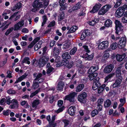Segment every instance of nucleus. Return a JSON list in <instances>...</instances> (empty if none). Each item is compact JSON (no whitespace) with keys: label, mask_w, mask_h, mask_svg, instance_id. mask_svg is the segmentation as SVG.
<instances>
[{"label":"nucleus","mask_w":127,"mask_h":127,"mask_svg":"<svg viewBox=\"0 0 127 127\" xmlns=\"http://www.w3.org/2000/svg\"><path fill=\"white\" fill-rule=\"evenodd\" d=\"M49 2V0H35L32 5L33 8H46Z\"/></svg>","instance_id":"obj_1"},{"label":"nucleus","mask_w":127,"mask_h":127,"mask_svg":"<svg viewBox=\"0 0 127 127\" xmlns=\"http://www.w3.org/2000/svg\"><path fill=\"white\" fill-rule=\"evenodd\" d=\"M47 49V48L46 47H45L43 48L42 54L43 56L37 62L40 67H42L45 64L46 62L49 60V58L48 56L46 55V56H44L46 54V51Z\"/></svg>","instance_id":"obj_2"},{"label":"nucleus","mask_w":127,"mask_h":127,"mask_svg":"<svg viewBox=\"0 0 127 127\" xmlns=\"http://www.w3.org/2000/svg\"><path fill=\"white\" fill-rule=\"evenodd\" d=\"M116 33L118 35H120L122 33L123 26L121 23L119 21L116 20L115 21Z\"/></svg>","instance_id":"obj_3"},{"label":"nucleus","mask_w":127,"mask_h":127,"mask_svg":"<svg viewBox=\"0 0 127 127\" xmlns=\"http://www.w3.org/2000/svg\"><path fill=\"white\" fill-rule=\"evenodd\" d=\"M126 37L125 36L122 37L120 39L118 43V47L120 49H122L124 47L126 44Z\"/></svg>","instance_id":"obj_4"},{"label":"nucleus","mask_w":127,"mask_h":127,"mask_svg":"<svg viewBox=\"0 0 127 127\" xmlns=\"http://www.w3.org/2000/svg\"><path fill=\"white\" fill-rule=\"evenodd\" d=\"M60 57L58 56L56 57L54 61V59L52 58L50 60V61L51 63H54V64L56 67L60 66L61 65V63L60 62Z\"/></svg>","instance_id":"obj_5"},{"label":"nucleus","mask_w":127,"mask_h":127,"mask_svg":"<svg viewBox=\"0 0 127 127\" xmlns=\"http://www.w3.org/2000/svg\"><path fill=\"white\" fill-rule=\"evenodd\" d=\"M77 95L75 92L70 93L69 95L65 97V99L69 100L70 102H73L74 101V97Z\"/></svg>","instance_id":"obj_6"},{"label":"nucleus","mask_w":127,"mask_h":127,"mask_svg":"<svg viewBox=\"0 0 127 127\" xmlns=\"http://www.w3.org/2000/svg\"><path fill=\"white\" fill-rule=\"evenodd\" d=\"M87 96V94L85 92L81 93L78 95V100L80 102L83 103L85 101Z\"/></svg>","instance_id":"obj_7"},{"label":"nucleus","mask_w":127,"mask_h":127,"mask_svg":"<svg viewBox=\"0 0 127 127\" xmlns=\"http://www.w3.org/2000/svg\"><path fill=\"white\" fill-rule=\"evenodd\" d=\"M99 78L98 77H96L94 80L93 85L92 88L94 90L97 89L100 85L99 82Z\"/></svg>","instance_id":"obj_8"},{"label":"nucleus","mask_w":127,"mask_h":127,"mask_svg":"<svg viewBox=\"0 0 127 127\" xmlns=\"http://www.w3.org/2000/svg\"><path fill=\"white\" fill-rule=\"evenodd\" d=\"M125 9L126 8H118L116 12V16L118 18L121 17L125 13Z\"/></svg>","instance_id":"obj_9"},{"label":"nucleus","mask_w":127,"mask_h":127,"mask_svg":"<svg viewBox=\"0 0 127 127\" xmlns=\"http://www.w3.org/2000/svg\"><path fill=\"white\" fill-rule=\"evenodd\" d=\"M114 68L113 65L110 64L107 65L104 68L103 72L105 73L108 74L110 73Z\"/></svg>","instance_id":"obj_10"},{"label":"nucleus","mask_w":127,"mask_h":127,"mask_svg":"<svg viewBox=\"0 0 127 127\" xmlns=\"http://www.w3.org/2000/svg\"><path fill=\"white\" fill-rule=\"evenodd\" d=\"M109 44L108 42L107 41H104L100 43L98 45L99 49H103L107 48Z\"/></svg>","instance_id":"obj_11"},{"label":"nucleus","mask_w":127,"mask_h":127,"mask_svg":"<svg viewBox=\"0 0 127 127\" xmlns=\"http://www.w3.org/2000/svg\"><path fill=\"white\" fill-rule=\"evenodd\" d=\"M73 62H69L67 60H65L62 63H61V66L63 65L65 66L68 68H71L73 65Z\"/></svg>","instance_id":"obj_12"},{"label":"nucleus","mask_w":127,"mask_h":127,"mask_svg":"<svg viewBox=\"0 0 127 127\" xmlns=\"http://www.w3.org/2000/svg\"><path fill=\"white\" fill-rule=\"evenodd\" d=\"M24 25V21L23 20L20 21L14 25V30L15 31L19 30L21 27Z\"/></svg>","instance_id":"obj_13"},{"label":"nucleus","mask_w":127,"mask_h":127,"mask_svg":"<svg viewBox=\"0 0 127 127\" xmlns=\"http://www.w3.org/2000/svg\"><path fill=\"white\" fill-rule=\"evenodd\" d=\"M11 102L13 104L10 105V107L11 108H18L19 104L18 101L16 100L15 99H13L12 100Z\"/></svg>","instance_id":"obj_14"},{"label":"nucleus","mask_w":127,"mask_h":127,"mask_svg":"<svg viewBox=\"0 0 127 127\" xmlns=\"http://www.w3.org/2000/svg\"><path fill=\"white\" fill-rule=\"evenodd\" d=\"M76 108L75 106H71L68 110V113L71 116L74 115L75 111Z\"/></svg>","instance_id":"obj_15"},{"label":"nucleus","mask_w":127,"mask_h":127,"mask_svg":"<svg viewBox=\"0 0 127 127\" xmlns=\"http://www.w3.org/2000/svg\"><path fill=\"white\" fill-rule=\"evenodd\" d=\"M98 69V67L97 66H92L91 67L88 71L89 74H94L95 72Z\"/></svg>","instance_id":"obj_16"},{"label":"nucleus","mask_w":127,"mask_h":127,"mask_svg":"<svg viewBox=\"0 0 127 127\" xmlns=\"http://www.w3.org/2000/svg\"><path fill=\"white\" fill-rule=\"evenodd\" d=\"M122 77H120L116 80L115 82L113 85V88L118 86L119 85L122 81Z\"/></svg>","instance_id":"obj_17"},{"label":"nucleus","mask_w":127,"mask_h":127,"mask_svg":"<svg viewBox=\"0 0 127 127\" xmlns=\"http://www.w3.org/2000/svg\"><path fill=\"white\" fill-rule=\"evenodd\" d=\"M84 87V85L81 84L78 85L75 88V91L77 92H79L83 90Z\"/></svg>","instance_id":"obj_18"},{"label":"nucleus","mask_w":127,"mask_h":127,"mask_svg":"<svg viewBox=\"0 0 127 127\" xmlns=\"http://www.w3.org/2000/svg\"><path fill=\"white\" fill-rule=\"evenodd\" d=\"M115 75L114 73H112L108 75L107 76H106L105 78V81L104 83H108V82L111 81L110 80L111 78L114 76Z\"/></svg>","instance_id":"obj_19"},{"label":"nucleus","mask_w":127,"mask_h":127,"mask_svg":"<svg viewBox=\"0 0 127 127\" xmlns=\"http://www.w3.org/2000/svg\"><path fill=\"white\" fill-rule=\"evenodd\" d=\"M64 85V83L63 82H59L57 88V90L59 91H62Z\"/></svg>","instance_id":"obj_20"},{"label":"nucleus","mask_w":127,"mask_h":127,"mask_svg":"<svg viewBox=\"0 0 127 127\" xmlns=\"http://www.w3.org/2000/svg\"><path fill=\"white\" fill-rule=\"evenodd\" d=\"M98 14L100 15L104 14L109 10V8H98Z\"/></svg>","instance_id":"obj_21"},{"label":"nucleus","mask_w":127,"mask_h":127,"mask_svg":"<svg viewBox=\"0 0 127 127\" xmlns=\"http://www.w3.org/2000/svg\"><path fill=\"white\" fill-rule=\"evenodd\" d=\"M21 106L26 108H28L30 107V105H29L27 101L25 100H22L20 103Z\"/></svg>","instance_id":"obj_22"},{"label":"nucleus","mask_w":127,"mask_h":127,"mask_svg":"<svg viewBox=\"0 0 127 127\" xmlns=\"http://www.w3.org/2000/svg\"><path fill=\"white\" fill-rule=\"evenodd\" d=\"M122 21L124 23H127V10L124 13L122 18Z\"/></svg>","instance_id":"obj_23"},{"label":"nucleus","mask_w":127,"mask_h":127,"mask_svg":"<svg viewBox=\"0 0 127 127\" xmlns=\"http://www.w3.org/2000/svg\"><path fill=\"white\" fill-rule=\"evenodd\" d=\"M65 0H59V3L60 8H67V4L66 3L64 4Z\"/></svg>","instance_id":"obj_24"},{"label":"nucleus","mask_w":127,"mask_h":127,"mask_svg":"<svg viewBox=\"0 0 127 127\" xmlns=\"http://www.w3.org/2000/svg\"><path fill=\"white\" fill-rule=\"evenodd\" d=\"M117 61H122L125 58V55H121L118 54L116 56Z\"/></svg>","instance_id":"obj_25"},{"label":"nucleus","mask_w":127,"mask_h":127,"mask_svg":"<svg viewBox=\"0 0 127 127\" xmlns=\"http://www.w3.org/2000/svg\"><path fill=\"white\" fill-rule=\"evenodd\" d=\"M27 75H24L18 78L17 80H16L15 82V84L19 82H20L22 81L23 79H25L26 77L27 76Z\"/></svg>","instance_id":"obj_26"},{"label":"nucleus","mask_w":127,"mask_h":127,"mask_svg":"<svg viewBox=\"0 0 127 127\" xmlns=\"http://www.w3.org/2000/svg\"><path fill=\"white\" fill-rule=\"evenodd\" d=\"M111 101L109 99H107L104 101V106L105 107H109L111 104Z\"/></svg>","instance_id":"obj_27"},{"label":"nucleus","mask_w":127,"mask_h":127,"mask_svg":"<svg viewBox=\"0 0 127 127\" xmlns=\"http://www.w3.org/2000/svg\"><path fill=\"white\" fill-rule=\"evenodd\" d=\"M89 75L90 80H93L98 75L97 73H94V74H89Z\"/></svg>","instance_id":"obj_28"},{"label":"nucleus","mask_w":127,"mask_h":127,"mask_svg":"<svg viewBox=\"0 0 127 127\" xmlns=\"http://www.w3.org/2000/svg\"><path fill=\"white\" fill-rule=\"evenodd\" d=\"M109 56V54L108 53L106 52H104L103 53V56L102 59L103 60H105L107 59Z\"/></svg>","instance_id":"obj_29"},{"label":"nucleus","mask_w":127,"mask_h":127,"mask_svg":"<svg viewBox=\"0 0 127 127\" xmlns=\"http://www.w3.org/2000/svg\"><path fill=\"white\" fill-rule=\"evenodd\" d=\"M112 22L110 19L106 20L105 23V26L107 27H111L112 26Z\"/></svg>","instance_id":"obj_30"},{"label":"nucleus","mask_w":127,"mask_h":127,"mask_svg":"<svg viewBox=\"0 0 127 127\" xmlns=\"http://www.w3.org/2000/svg\"><path fill=\"white\" fill-rule=\"evenodd\" d=\"M78 29L77 27L76 26H74L72 27L70 30L67 32V33H73L75 32Z\"/></svg>","instance_id":"obj_31"},{"label":"nucleus","mask_w":127,"mask_h":127,"mask_svg":"<svg viewBox=\"0 0 127 127\" xmlns=\"http://www.w3.org/2000/svg\"><path fill=\"white\" fill-rule=\"evenodd\" d=\"M62 58L65 59H69L70 58V56L68 52H65L62 55Z\"/></svg>","instance_id":"obj_32"},{"label":"nucleus","mask_w":127,"mask_h":127,"mask_svg":"<svg viewBox=\"0 0 127 127\" xmlns=\"http://www.w3.org/2000/svg\"><path fill=\"white\" fill-rule=\"evenodd\" d=\"M98 21V20L95 19L91 21H89L88 23L90 26H93Z\"/></svg>","instance_id":"obj_33"},{"label":"nucleus","mask_w":127,"mask_h":127,"mask_svg":"<svg viewBox=\"0 0 127 127\" xmlns=\"http://www.w3.org/2000/svg\"><path fill=\"white\" fill-rule=\"evenodd\" d=\"M121 72L120 68H117L116 72V76L117 77H122L121 76Z\"/></svg>","instance_id":"obj_34"},{"label":"nucleus","mask_w":127,"mask_h":127,"mask_svg":"<svg viewBox=\"0 0 127 127\" xmlns=\"http://www.w3.org/2000/svg\"><path fill=\"white\" fill-rule=\"evenodd\" d=\"M77 50V48L76 47H74L72 48L70 51L69 54L70 55H74Z\"/></svg>","instance_id":"obj_35"},{"label":"nucleus","mask_w":127,"mask_h":127,"mask_svg":"<svg viewBox=\"0 0 127 127\" xmlns=\"http://www.w3.org/2000/svg\"><path fill=\"white\" fill-rule=\"evenodd\" d=\"M39 103L40 101L39 100H34L32 104V106L33 107H36Z\"/></svg>","instance_id":"obj_36"},{"label":"nucleus","mask_w":127,"mask_h":127,"mask_svg":"<svg viewBox=\"0 0 127 127\" xmlns=\"http://www.w3.org/2000/svg\"><path fill=\"white\" fill-rule=\"evenodd\" d=\"M93 54H92L91 55H88V54H87V56H83L82 57L83 58H85L86 60H92L93 57Z\"/></svg>","instance_id":"obj_37"},{"label":"nucleus","mask_w":127,"mask_h":127,"mask_svg":"<svg viewBox=\"0 0 127 127\" xmlns=\"http://www.w3.org/2000/svg\"><path fill=\"white\" fill-rule=\"evenodd\" d=\"M70 43L69 42H66L64 44L63 47V49H65L69 48Z\"/></svg>","instance_id":"obj_38"},{"label":"nucleus","mask_w":127,"mask_h":127,"mask_svg":"<svg viewBox=\"0 0 127 127\" xmlns=\"http://www.w3.org/2000/svg\"><path fill=\"white\" fill-rule=\"evenodd\" d=\"M53 52L54 53L53 55L54 56H56V57L58 56V55L59 54V49H58L56 48L55 47L54 48Z\"/></svg>","instance_id":"obj_39"},{"label":"nucleus","mask_w":127,"mask_h":127,"mask_svg":"<svg viewBox=\"0 0 127 127\" xmlns=\"http://www.w3.org/2000/svg\"><path fill=\"white\" fill-rule=\"evenodd\" d=\"M38 82L35 80H34L32 85V86L34 89L37 88L39 86Z\"/></svg>","instance_id":"obj_40"},{"label":"nucleus","mask_w":127,"mask_h":127,"mask_svg":"<svg viewBox=\"0 0 127 127\" xmlns=\"http://www.w3.org/2000/svg\"><path fill=\"white\" fill-rule=\"evenodd\" d=\"M30 59L28 57H25L22 61L23 63H26L28 64H30V62L29 61Z\"/></svg>","instance_id":"obj_41"},{"label":"nucleus","mask_w":127,"mask_h":127,"mask_svg":"<svg viewBox=\"0 0 127 127\" xmlns=\"http://www.w3.org/2000/svg\"><path fill=\"white\" fill-rule=\"evenodd\" d=\"M110 48L113 50L116 49L117 47V45L116 42H114L111 44L110 45Z\"/></svg>","instance_id":"obj_42"},{"label":"nucleus","mask_w":127,"mask_h":127,"mask_svg":"<svg viewBox=\"0 0 127 127\" xmlns=\"http://www.w3.org/2000/svg\"><path fill=\"white\" fill-rule=\"evenodd\" d=\"M98 112L97 110L95 109L93 110L92 112L91 115L93 117H94L95 115H97L98 114Z\"/></svg>","instance_id":"obj_43"},{"label":"nucleus","mask_w":127,"mask_h":127,"mask_svg":"<svg viewBox=\"0 0 127 127\" xmlns=\"http://www.w3.org/2000/svg\"><path fill=\"white\" fill-rule=\"evenodd\" d=\"M103 98H100L99 99H98L97 101L96 102V103H97V105H102V104L103 103Z\"/></svg>","instance_id":"obj_44"},{"label":"nucleus","mask_w":127,"mask_h":127,"mask_svg":"<svg viewBox=\"0 0 127 127\" xmlns=\"http://www.w3.org/2000/svg\"><path fill=\"white\" fill-rule=\"evenodd\" d=\"M83 32L86 36L89 35L91 34V32L88 29H86Z\"/></svg>","instance_id":"obj_45"},{"label":"nucleus","mask_w":127,"mask_h":127,"mask_svg":"<svg viewBox=\"0 0 127 127\" xmlns=\"http://www.w3.org/2000/svg\"><path fill=\"white\" fill-rule=\"evenodd\" d=\"M40 89H39L34 92L32 93L30 95L31 97H32L37 94L40 91Z\"/></svg>","instance_id":"obj_46"},{"label":"nucleus","mask_w":127,"mask_h":127,"mask_svg":"<svg viewBox=\"0 0 127 127\" xmlns=\"http://www.w3.org/2000/svg\"><path fill=\"white\" fill-rule=\"evenodd\" d=\"M64 109V106H63L61 108H59L58 110H55V112L57 113H58L62 111Z\"/></svg>","instance_id":"obj_47"},{"label":"nucleus","mask_w":127,"mask_h":127,"mask_svg":"<svg viewBox=\"0 0 127 127\" xmlns=\"http://www.w3.org/2000/svg\"><path fill=\"white\" fill-rule=\"evenodd\" d=\"M63 122L64 123V127H66L68 125L69 123V121L66 120L64 119L63 120Z\"/></svg>","instance_id":"obj_48"},{"label":"nucleus","mask_w":127,"mask_h":127,"mask_svg":"<svg viewBox=\"0 0 127 127\" xmlns=\"http://www.w3.org/2000/svg\"><path fill=\"white\" fill-rule=\"evenodd\" d=\"M22 4V3L20 2H18L13 8H21Z\"/></svg>","instance_id":"obj_49"},{"label":"nucleus","mask_w":127,"mask_h":127,"mask_svg":"<svg viewBox=\"0 0 127 127\" xmlns=\"http://www.w3.org/2000/svg\"><path fill=\"white\" fill-rule=\"evenodd\" d=\"M7 92L8 94H15L16 93V92L14 90L12 89H9L7 91Z\"/></svg>","instance_id":"obj_50"},{"label":"nucleus","mask_w":127,"mask_h":127,"mask_svg":"<svg viewBox=\"0 0 127 127\" xmlns=\"http://www.w3.org/2000/svg\"><path fill=\"white\" fill-rule=\"evenodd\" d=\"M53 69V68L51 66L49 67L47 69V74H49L52 71Z\"/></svg>","instance_id":"obj_51"},{"label":"nucleus","mask_w":127,"mask_h":127,"mask_svg":"<svg viewBox=\"0 0 127 127\" xmlns=\"http://www.w3.org/2000/svg\"><path fill=\"white\" fill-rule=\"evenodd\" d=\"M55 25V22L54 21H53L50 22L49 25H48V27L49 28L53 27Z\"/></svg>","instance_id":"obj_52"},{"label":"nucleus","mask_w":127,"mask_h":127,"mask_svg":"<svg viewBox=\"0 0 127 127\" xmlns=\"http://www.w3.org/2000/svg\"><path fill=\"white\" fill-rule=\"evenodd\" d=\"M101 4L99 3H96L93 8H101Z\"/></svg>","instance_id":"obj_53"},{"label":"nucleus","mask_w":127,"mask_h":127,"mask_svg":"<svg viewBox=\"0 0 127 127\" xmlns=\"http://www.w3.org/2000/svg\"><path fill=\"white\" fill-rule=\"evenodd\" d=\"M42 75V74L41 73L38 74L37 75L36 77L34 80L37 81L38 79H41V77Z\"/></svg>","instance_id":"obj_54"},{"label":"nucleus","mask_w":127,"mask_h":127,"mask_svg":"<svg viewBox=\"0 0 127 127\" xmlns=\"http://www.w3.org/2000/svg\"><path fill=\"white\" fill-rule=\"evenodd\" d=\"M41 46H40V45H39L37 44H36L34 46V50L35 51H37L41 48Z\"/></svg>","instance_id":"obj_55"},{"label":"nucleus","mask_w":127,"mask_h":127,"mask_svg":"<svg viewBox=\"0 0 127 127\" xmlns=\"http://www.w3.org/2000/svg\"><path fill=\"white\" fill-rule=\"evenodd\" d=\"M64 15L63 12L62 13V14H61L60 15L59 17V20H61L64 18Z\"/></svg>","instance_id":"obj_56"},{"label":"nucleus","mask_w":127,"mask_h":127,"mask_svg":"<svg viewBox=\"0 0 127 127\" xmlns=\"http://www.w3.org/2000/svg\"><path fill=\"white\" fill-rule=\"evenodd\" d=\"M13 28H11L8 30L5 33V34L6 35H8L13 30Z\"/></svg>","instance_id":"obj_57"},{"label":"nucleus","mask_w":127,"mask_h":127,"mask_svg":"<svg viewBox=\"0 0 127 127\" xmlns=\"http://www.w3.org/2000/svg\"><path fill=\"white\" fill-rule=\"evenodd\" d=\"M83 47L85 50V51H86L87 52V53H89L90 52V51L89 50L87 46L86 45H83Z\"/></svg>","instance_id":"obj_58"},{"label":"nucleus","mask_w":127,"mask_h":127,"mask_svg":"<svg viewBox=\"0 0 127 127\" xmlns=\"http://www.w3.org/2000/svg\"><path fill=\"white\" fill-rule=\"evenodd\" d=\"M6 99L4 98H2L0 100V105H4L5 103Z\"/></svg>","instance_id":"obj_59"},{"label":"nucleus","mask_w":127,"mask_h":127,"mask_svg":"<svg viewBox=\"0 0 127 127\" xmlns=\"http://www.w3.org/2000/svg\"><path fill=\"white\" fill-rule=\"evenodd\" d=\"M11 71H8L7 72V77L9 78H12V76L11 75Z\"/></svg>","instance_id":"obj_60"},{"label":"nucleus","mask_w":127,"mask_h":127,"mask_svg":"<svg viewBox=\"0 0 127 127\" xmlns=\"http://www.w3.org/2000/svg\"><path fill=\"white\" fill-rule=\"evenodd\" d=\"M7 62V60H5L2 61L0 64V67H3Z\"/></svg>","instance_id":"obj_61"},{"label":"nucleus","mask_w":127,"mask_h":127,"mask_svg":"<svg viewBox=\"0 0 127 127\" xmlns=\"http://www.w3.org/2000/svg\"><path fill=\"white\" fill-rule=\"evenodd\" d=\"M22 32L24 33H27L29 32V30L27 28H24L22 29Z\"/></svg>","instance_id":"obj_62"},{"label":"nucleus","mask_w":127,"mask_h":127,"mask_svg":"<svg viewBox=\"0 0 127 127\" xmlns=\"http://www.w3.org/2000/svg\"><path fill=\"white\" fill-rule=\"evenodd\" d=\"M63 104V101L62 100H60L58 102V105L59 107L61 106Z\"/></svg>","instance_id":"obj_63"},{"label":"nucleus","mask_w":127,"mask_h":127,"mask_svg":"<svg viewBox=\"0 0 127 127\" xmlns=\"http://www.w3.org/2000/svg\"><path fill=\"white\" fill-rule=\"evenodd\" d=\"M103 90V88L101 87H100L98 89V93L100 94L101 93Z\"/></svg>","instance_id":"obj_64"}]
</instances>
